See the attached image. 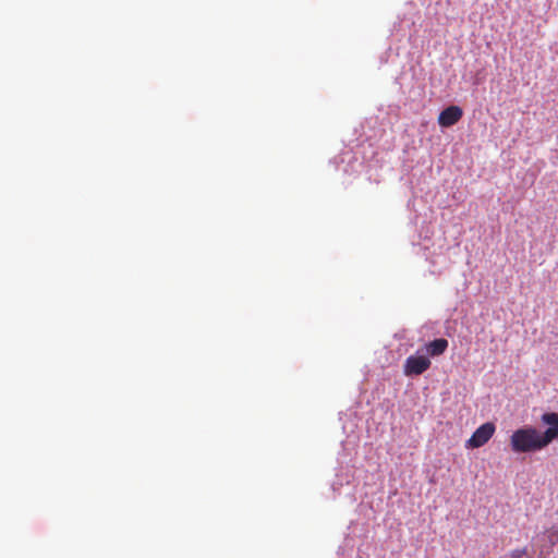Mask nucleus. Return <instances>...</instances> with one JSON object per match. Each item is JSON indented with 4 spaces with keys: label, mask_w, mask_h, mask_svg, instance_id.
I'll use <instances>...</instances> for the list:
<instances>
[{
    "label": "nucleus",
    "mask_w": 558,
    "mask_h": 558,
    "mask_svg": "<svg viewBox=\"0 0 558 558\" xmlns=\"http://www.w3.org/2000/svg\"><path fill=\"white\" fill-rule=\"evenodd\" d=\"M527 553L526 547L515 548L509 553V558H522Z\"/></svg>",
    "instance_id": "nucleus-7"
},
{
    "label": "nucleus",
    "mask_w": 558,
    "mask_h": 558,
    "mask_svg": "<svg viewBox=\"0 0 558 558\" xmlns=\"http://www.w3.org/2000/svg\"><path fill=\"white\" fill-rule=\"evenodd\" d=\"M551 553V549L549 547L542 548L538 553V558H546Z\"/></svg>",
    "instance_id": "nucleus-9"
},
{
    "label": "nucleus",
    "mask_w": 558,
    "mask_h": 558,
    "mask_svg": "<svg viewBox=\"0 0 558 558\" xmlns=\"http://www.w3.org/2000/svg\"><path fill=\"white\" fill-rule=\"evenodd\" d=\"M510 446L514 452H533L547 447L542 433L534 427H523L514 430L510 437Z\"/></svg>",
    "instance_id": "nucleus-1"
},
{
    "label": "nucleus",
    "mask_w": 558,
    "mask_h": 558,
    "mask_svg": "<svg viewBox=\"0 0 558 558\" xmlns=\"http://www.w3.org/2000/svg\"><path fill=\"white\" fill-rule=\"evenodd\" d=\"M444 351H440V350H437V351H430V355L432 356H435V355H438L440 353H442Z\"/></svg>",
    "instance_id": "nucleus-10"
},
{
    "label": "nucleus",
    "mask_w": 558,
    "mask_h": 558,
    "mask_svg": "<svg viewBox=\"0 0 558 558\" xmlns=\"http://www.w3.org/2000/svg\"><path fill=\"white\" fill-rule=\"evenodd\" d=\"M548 543H549V548L553 549V547L558 543V531H550L548 533Z\"/></svg>",
    "instance_id": "nucleus-8"
},
{
    "label": "nucleus",
    "mask_w": 558,
    "mask_h": 558,
    "mask_svg": "<svg viewBox=\"0 0 558 558\" xmlns=\"http://www.w3.org/2000/svg\"><path fill=\"white\" fill-rule=\"evenodd\" d=\"M542 422L548 425V428L542 433L545 442L549 445L558 438V413L550 412L542 415Z\"/></svg>",
    "instance_id": "nucleus-4"
},
{
    "label": "nucleus",
    "mask_w": 558,
    "mask_h": 558,
    "mask_svg": "<svg viewBox=\"0 0 558 558\" xmlns=\"http://www.w3.org/2000/svg\"><path fill=\"white\" fill-rule=\"evenodd\" d=\"M430 366V360L427 356L413 354L410 355L403 366L405 376H417L427 371Z\"/></svg>",
    "instance_id": "nucleus-3"
},
{
    "label": "nucleus",
    "mask_w": 558,
    "mask_h": 558,
    "mask_svg": "<svg viewBox=\"0 0 558 558\" xmlns=\"http://www.w3.org/2000/svg\"><path fill=\"white\" fill-rule=\"evenodd\" d=\"M463 116V110L459 106H449L438 116V123L442 128H450L458 123Z\"/></svg>",
    "instance_id": "nucleus-5"
},
{
    "label": "nucleus",
    "mask_w": 558,
    "mask_h": 558,
    "mask_svg": "<svg viewBox=\"0 0 558 558\" xmlns=\"http://www.w3.org/2000/svg\"><path fill=\"white\" fill-rule=\"evenodd\" d=\"M448 341L444 338L435 339L425 345V349H447Z\"/></svg>",
    "instance_id": "nucleus-6"
},
{
    "label": "nucleus",
    "mask_w": 558,
    "mask_h": 558,
    "mask_svg": "<svg viewBox=\"0 0 558 558\" xmlns=\"http://www.w3.org/2000/svg\"><path fill=\"white\" fill-rule=\"evenodd\" d=\"M496 426L492 422H487L482 424L472 434V436L466 440L465 447L468 449H475L483 447L485 444L489 441V439L495 434Z\"/></svg>",
    "instance_id": "nucleus-2"
}]
</instances>
